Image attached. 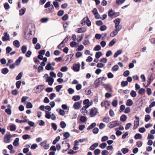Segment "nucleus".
<instances>
[{
	"label": "nucleus",
	"instance_id": "20",
	"mask_svg": "<svg viewBox=\"0 0 155 155\" xmlns=\"http://www.w3.org/2000/svg\"><path fill=\"white\" fill-rule=\"evenodd\" d=\"M133 104V102L131 99H128L127 101L126 104L127 106H131Z\"/></svg>",
	"mask_w": 155,
	"mask_h": 155
},
{
	"label": "nucleus",
	"instance_id": "25",
	"mask_svg": "<svg viewBox=\"0 0 155 155\" xmlns=\"http://www.w3.org/2000/svg\"><path fill=\"white\" fill-rule=\"evenodd\" d=\"M87 20H88V17H85L81 21V23L83 25H85Z\"/></svg>",
	"mask_w": 155,
	"mask_h": 155
},
{
	"label": "nucleus",
	"instance_id": "30",
	"mask_svg": "<svg viewBox=\"0 0 155 155\" xmlns=\"http://www.w3.org/2000/svg\"><path fill=\"white\" fill-rule=\"evenodd\" d=\"M107 146V144L106 143H103L99 145V147L102 149H104Z\"/></svg>",
	"mask_w": 155,
	"mask_h": 155
},
{
	"label": "nucleus",
	"instance_id": "5",
	"mask_svg": "<svg viewBox=\"0 0 155 155\" xmlns=\"http://www.w3.org/2000/svg\"><path fill=\"white\" fill-rule=\"evenodd\" d=\"M46 141H45L41 143V145L42 147L45 149H48L49 147V145L47 144Z\"/></svg>",
	"mask_w": 155,
	"mask_h": 155
},
{
	"label": "nucleus",
	"instance_id": "48",
	"mask_svg": "<svg viewBox=\"0 0 155 155\" xmlns=\"http://www.w3.org/2000/svg\"><path fill=\"white\" fill-rule=\"evenodd\" d=\"M128 82L127 81H122L121 82V85L122 87H124L127 85Z\"/></svg>",
	"mask_w": 155,
	"mask_h": 155
},
{
	"label": "nucleus",
	"instance_id": "32",
	"mask_svg": "<svg viewBox=\"0 0 155 155\" xmlns=\"http://www.w3.org/2000/svg\"><path fill=\"white\" fill-rule=\"evenodd\" d=\"M130 95L132 97H136L137 93L135 91L132 90L130 93Z\"/></svg>",
	"mask_w": 155,
	"mask_h": 155
},
{
	"label": "nucleus",
	"instance_id": "61",
	"mask_svg": "<svg viewBox=\"0 0 155 155\" xmlns=\"http://www.w3.org/2000/svg\"><path fill=\"white\" fill-rule=\"evenodd\" d=\"M132 124L131 123H128L127 124L125 127V129L126 130L129 129L131 126H132Z\"/></svg>",
	"mask_w": 155,
	"mask_h": 155
},
{
	"label": "nucleus",
	"instance_id": "9",
	"mask_svg": "<svg viewBox=\"0 0 155 155\" xmlns=\"http://www.w3.org/2000/svg\"><path fill=\"white\" fill-rule=\"evenodd\" d=\"M4 36L2 37L3 41H5L9 40V35L8 34L7 32H5L3 34Z\"/></svg>",
	"mask_w": 155,
	"mask_h": 155
},
{
	"label": "nucleus",
	"instance_id": "8",
	"mask_svg": "<svg viewBox=\"0 0 155 155\" xmlns=\"http://www.w3.org/2000/svg\"><path fill=\"white\" fill-rule=\"evenodd\" d=\"M46 81L48 82L49 85H51L54 82V79L51 77H47L46 78Z\"/></svg>",
	"mask_w": 155,
	"mask_h": 155
},
{
	"label": "nucleus",
	"instance_id": "16",
	"mask_svg": "<svg viewBox=\"0 0 155 155\" xmlns=\"http://www.w3.org/2000/svg\"><path fill=\"white\" fill-rule=\"evenodd\" d=\"M13 45L16 47L18 48L20 45V42L17 40H15L13 42Z\"/></svg>",
	"mask_w": 155,
	"mask_h": 155
},
{
	"label": "nucleus",
	"instance_id": "56",
	"mask_svg": "<svg viewBox=\"0 0 155 155\" xmlns=\"http://www.w3.org/2000/svg\"><path fill=\"white\" fill-rule=\"evenodd\" d=\"M68 70V68L66 66H64L61 68L60 70L62 72H65L67 71Z\"/></svg>",
	"mask_w": 155,
	"mask_h": 155
},
{
	"label": "nucleus",
	"instance_id": "18",
	"mask_svg": "<svg viewBox=\"0 0 155 155\" xmlns=\"http://www.w3.org/2000/svg\"><path fill=\"white\" fill-rule=\"evenodd\" d=\"M46 114L45 115V117L47 119H50L51 118V115L50 114L51 112H49V111H46L45 112Z\"/></svg>",
	"mask_w": 155,
	"mask_h": 155
},
{
	"label": "nucleus",
	"instance_id": "33",
	"mask_svg": "<svg viewBox=\"0 0 155 155\" xmlns=\"http://www.w3.org/2000/svg\"><path fill=\"white\" fill-rule=\"evenodd\" d=\"M126 0H116V3L118 5H120L123 4Z\"/></svg>",
	"mask_w": 155,
	"mask_h": 155
},
{
	"label": "nucleus",
	"instance_id": "36",
	"mask_svg": "<svg viewBox=\"0 0 155 155\" xmlns=\"http://www.w3.org/2000/svg\"><path fill=\"white\" fill-rule=\"evenodd\" d=\"M22 137L23 139L26 140L30 139L31 138V136L28 134H25L22 136Z\"/></svg>",
	"mask_w": 155,
	"mask_h": 155
},
{
	"label": "nucleus",
	"instance_id": "58",
	"mask_svg": "<svg viewBox=\"0 0 155 155\" xmlns=\"http://www.w3.org/2000/svg\"><path fill=\"white\" fill-rule=\"evenodd\" d=\"M63 136L65 138L67 139L70 137V134L68 132H66L64 134Z\"/></svg>",
	"mask_w": 155,
	"mask_h": 155
},
{
	"label": "nucleus",
	"instance_id": "7",
	"mask_svg": "<svg viewBox=\"0 0 155 155\" xmlns=\"http://www.w3.org/2000/svg\"><path fill=\"white\" fill-rule=\"evenodd\" d=\"M80 64L78 63L74 64L73 66V69L75 72H78L79 71Z\"/></svg>",
	"mask_w": 155,
	"mask_h": 155
},
{
	"label": "nucleus",
	"instance_id": "22",
	"mask_svg": "<svg viewBox=\"0 0 155 155\" xmlns=\"http://www.w3.org/2000/svg\"><path fill=\"white\" fill-rule=\"evenodd\" d=\"M81 112L84 115H87L88 113V112L87 110L85 109H84V108H83L82 107L81 109Z\"/></svg>",
	"mask_w": 155,
	"mask_h": 155
},
{
	"label": "nucleus",
	"instance_id": "26",
	"mask_svg": "<svg viewBox=\"0 0 155 155\" xmlns=\"http://www.w3.org/2000/svg\"><path fill=\"white\" fill-rule=\"evenodd\" d=\"M139 124V122H136V121H134V125L133 127V129H136L138 127Z\"/></svg>",
	"mask_w": 155,
	"mask_h": 155
},
{
	"label": "nucleus",
	"instance_id": "3",
	"mask_svg": "<svg viewBox=\"0 0 155 155\" xmlns=\"http://www.w3.org/2000/svg\"><path fill=\"white\" fill-rule=\"evenodd\" d=\"M120 125L119 122L118 121H115L110 122L108 124V126L110 128H113Z\"/></svg>",
	"mask_w": 155,
	"mask_h": 155
},
{
	"label": "nucleus",
	"instance_id": "27",
	"mask_svg": "<svg viewBox=\"0 0 155 155\" xmlns=\"http://www.w3.org/2000/svg\"><path fill=\"white\" fill-rule=\"evenodd\" d=\"M148 80H149V81H147V85L146 86H145V85H144V86L145 87H146L148 86L151 83V81H152L153 80V79L152 78V76H150V77L149 78Z\"/></svg>",
	"mask_w": 155,
	"mask_h": 155
},
{
	"label": "nucleus",
	"instance_id": "64",
	"mask_svg": "<svg viewBox=\"0 0 155 155\" xmlns=\"http://www.w3.org/2000/svg\"><path fill=\"white\" fill-rule=\"evenodd\" d=\"M130 72L129 71L126 70L125 71L123 74V75L124 77H127L129 75Z\"/></svg>",
	"mask_w": 155,
	"mask_h": 155
},
{
	"label": "nucleus",
	"instance_id": "60",
	"mask_svg": "<svg viewBox=\"0 0 155 155\" xmlns=\"http://www.w3.org/2000/svg\"><path fill=\"white\" fill-rule=\"evenodd\" d=\"M55 97H56L55 94L54 93H52L50 94V96H49V98L51 100H52Z\"/></svg>",
	"mask_w": 155,
	"mask_h": 155
},
{
	"label": "nucleus",
	"instance_id": "14",
	"mask_svg": "<svg viewBox=\"0 0 155 155\" xmlns=\"http://www.w3.org/2000/svg\"><path fill=\"white\" fill-rule=\"evenodd\" d=\"M122 50L121 49L118 50L115 53L114 55V58H116L119 55L122 53Z\"/></svg>",
	"mask_w": 155,
	"mask_h": 155
},
{
	"label": "nucleus",
	"instance_id": "2",
	"mask_svg": "<svg viewBox=\"0 0 155 155\" xmlns=\"http://www.w3.org/2000/svg\"><path fill=\"white\" fill-rule=\"evenodd\" d=\"M45 87V86L43 85H41L35 87L33 91L34 92L37 94H39L42 91Z\"/></svg>",
	"mask_w": 155,
	"mask_h": 155
},
{
	"label": "nucleus",
	"instance_id": "52",
	"mask_svg": "<svg viewBox=\"0 0 155 155\" xmlns=\"http://www.w3.org/2000/svg\"><path fill=\"white\" fill-rule=\"evenodd\" d=\"M145 90L144 89L142 88L140 89L138 91V93L140 94H143L145 92Z\"/></svg>",
	"mask_w": 155,
	"mask_h": 155
},
{
	"label": "nucleus",
	"instance_id": "11",
	"mask_svg": "<svg viewBox=\"0 0 155 155\" xmlns=\"http://www.w3.org/2000/svg\"><path fill=\"white\" fill-rule=\"evenodd\" d=\"M86 29L84 28H78L75 30V31L78 33H83L86 31Z\"/></svg>",
	"mask_w": 155,
	"mask_h": 155
},
{
	"label": "nucleus",
	"instance_id": "57",
	"mask_svg": "<svg viewBox=\"0 0 155 155\" xmlns=\"http://www.w3.org/2000/svg\"><path fill=\"white\" fill-rule=\"evenodd\" d=\"M100 81L98 80H96L94 82L95 87L96 88L99 85Z\"/></svg>",
	"mask_w": 155,
	"mask_h": 155
},
{
	"label": "nucleus",
	"instance_id": "41",
	"mask_svg": "<svg viewBox=\"0 0 155 155\" xmlns=\"http://www.w3.org/2000/svg\"><path fill=\"white\" fill-rule=\"evenodd\" d=\"M102 55V53L100 51L97 52L96 53L95 57L97 58H99Z\"/></svg>",
	"mask_w": 155,
	"mask_h": 155
},
{
	"label": "nucleus",
	"instance_id": "49",
	"mask_svg": "<svg viewBox=\"0 0 155 155\" xmlns=\"http://www.w3.org/2000/svg\"><path fill=\"white\" fill-rule=\"evenodd\" d=\"M108 139V137L106 136H103L101 138V141L102 142H105Z\"/></svg>",
	"mask_w": 155,
	"mask_h": 155
},
{
	"label": "nucleus",
	"instance_id": "37",
	"mask_svg": "<svg viewBox=\"0 0 155 155\" xmlns=\"http://www.w3.org/2000/svg\"><path fill=\"white\" fill-rule=\"evenodd\" d=\"M118 101L117 100H114L112 102V105L114 107H116L117 105Z\"/></svg>",
	"mask_w": 155,
	"mask_h": 155
},
{
	"label": "nucleus",
	"instance_id": "43",
	"mask_svg": "<svg viewBox=\"0 0 155 155\" xmlns=\"http://www.w3.org/2000/svg\"><path fill=\"white\" fill-rule=\"evenodd\" d=\"M80 120L82 122L84 123L86 120V117L84 116H81L80 118Z\"/></svg>",
	"mask_w": 155,
	"mask_h": 155
},
{
	"label": "nucleus",
	"instance_id": "42",
	"mask_svg": "<svg viewBox=\"0 0 155 155\" xmlns=\"http://www.w3.org/2000/svg\"><path fill=\"white\" fill-rule=\"evenodd\" d=\"M22 59V58L21 57H19L18 59L16 60L15 63L17 65H19L20 63L21 60Z\"/></svg>",
	"mask_w": 155,
	"mask_h": 155
},
{
	"label": "nucleus",
	"instance_id": "45",
	"mask_svg": "<svg viewBox=\"0 0 155 155\" xmlns=\"http://www.w3.org/2000/svg\"><path fill=\"white\" fill-rule=\"evenodd\" d=\"M150 119V117L149 115H146L145 116V121L147 122Z\"/></svg>",
	"mask_w": 155,
	"mask_h": 155
},
{
	"label": "nucleus",
	"instance_id": "54",
	"mask_svg": "<svg viewBox=\"0 0 155 155\" xmlns=\"http://www.w3.org/2000/svg\"><path fill=\"white\" fill-rule=\"evenodd\" d=\"M53 4L55 8H58L59 7V4L58 2H53Z\"/></svg>",
	"mask_w": 155,
	"mask_h": 155
},
{
	"label": "nucleus",
	"instance_id": "6",
	"mask_svg": "<svg viewBox=\"0 0 155 155\" xmlns=\"http://www.w3.org/2000/svg\"><path fill=\"white\" fill-rule=\"evenodd\" d=\"M12 137L10 134H6L4 137V141L6 143H8L10 142V139Z\"/></svg>",
	"mask_w": 155,
	"mask_h": 155
},
{
	"label": "nucleus",
	"instance_id": "55",
	"mask_svg": "<svg viewBox=\"0 0 155 155\" xmlns=\"http://www.w3.org/2000/svg\"><path fill=\"white\" fill-rule=\"evenodd\" d=\"M38 147V145L36 143L33 144L31 147V149L34 150L36 149Z\"/></svg>",
	"mask_w": 155,
	"mask_h": 155
},
{
	"label": "nucleus",
	"instance_id": "10",
	"mask_svg": "<svg viewBox=\"0 0 155 155\" xmlns=\"http://www.w3.org/2000/svg\"><path fill=\"white\" fill-rule=\"evenodd\" d=\"M81 103L79 102H75L73 105V107L76 110L79 109L81 107Z\"/></svg>",
	"mask_w": 155,
	"mask_h": 155
},
{
	"label": "nucleus",
	"instance_id": "34",
	"mask_svg": "<svg viewBox=\"0 0 155 155\" xmlns=\"http://www.w3.org/2000/svg\"><path fill=\"white\" fill-rule=\"evenodd\" d=\"M21 49L22 53L25 54L27 49V47L25 45H23Z\"/></svg>",
	"mask_w": 155,
	"mask_h": 155
},
{
	"label": "nucleus",
	"instance_id": "1",
	"mask_svg": "<svg viewBox=\"0 0 155 155\" xmlns=\"http://www.w3.org/2000/svg\"><path fill=\"white\" fill-rule=\"evenodd\" d=\"M114 22L115 24V29L111 33L110 35V36L112 38L116 36L122 28L121 25L120 24V20L119 18H117L116 19L114 20Z\"/></svg>",
	"mask_w": 155,
	"mask_h": 155
},
{
	"label": "nucleus",
	"instance_id": "53",
	"mask_svg": "<svg viewBox=\"0 0 155 155\" xmlns=\"http://www.w3.org/2000/svg\"><path fill=\"white\" fill-rule=\"evenodd\" d=\"M12 48L11 47L9 46L7 47L6 49V53H9L11 51H12Z\"/></svg>",
	"mask_w": 155,
	"mask_h": 155
},
{
	"label": "nucleus",
	"instance_id": "24",
	"mask_svg": "<svg viewBox=\"0 0 155 155\" xmlns=\"http://www.w3.org/2000/svg\"><path fill=\"white\" fill-rule=\"evenodd\" d=\"M117 41L116 39H113L109 43V46L110 47L112 46Z\"/></svg>",
	"mask_w": 155,
	"mask_h": 155
},
{
	"label": "nucleus",
	"instance_id": "47",
	"mask_svg": "<svg viewBox=\"0 0 155 155\" xmlns=\"http://www.w3.org/2000/svg\"><path fill=\"white\" fill-rule=\"evenodd\" d=\"M60 125L61 126V127L62 128H65L66 126V123L64 121H63L61 122L60 123Z\"/></svg>",
	"mask_w": 155,
	"mask_h": 155
},
{
	"label": "nucleus",
	"instance_id": "28",
	"mask_svg": "<svg viewBox=\"0 0 155 155\" xmlns=\"http://www.w3.org/2000/svg\"><path fill=\"white\" fill-rule=\"evenodd\" d=\"M127 119V117L125 115H122L120 117V120L122 121H125Z\"/></svg>",
	"mask_w": 155,
	"mask_h": 155
},
{
	"label": "nucleus",
	"instance_id": "40",
	"mask_svg": "<svg viewBox=\"0 0 155 155\" xmlns=\"http://www.w3.org/2000/svg\"><path fill=\"white\" fill-rule=\"evenodd\" d=\"M60 139V137L59 136H58L56 138L53 140L52 144H55Z\"/></svg>",
	"mask_w": 155,
	"mask_h": 155
},
{
	"label": "nucleus",
	"instance_id": "4",
	"mask_svg": "<svg viewBox=\"0 0 155 155\" xmlns=\"http://www.w3.org/2000/svg\"><path fill=\"white\" fill-rule=\"evenodd\" d=\"M98 113L97 109L95 107H93L91 109L90 111V114L91 117H93L96 116Z\"/></svg>",
	"mask_w": 155,
	"mask_h": 155
},
{
	"label": "nucleus",
	"instance_id": "21",
	"mask_svg": "<svg viewBox=\"0 0 155 155\" xmlns=\"http://www.w3.org/2000/svg\"><path fill=\"white\" fill-rule=\"evenodd\" d=\"M72 100L74 101L79 100L80 99V97L79 95H76L72 97Z\"/></svg>",
	"mask_w": 155,
	"mask_h": 155
},
{
	"label": "nucleus",
	"instance_id": "35",
	"mask_svg": "<svg viewBox=\"0 0 155 155\" xmlns=\"http://www.w3.org/2000/svg\"><path fill=\"white\" fill-rule=\"evenodd\" d=\"M114 15V12L112 9H110L108 12V15L109 16L111 17Z\"/></svg>",
	"mask_w": 155,
	"mask_h": 155
},
{
	"label": "nucleus",
	"instance_id": "59",
	"mask_svg": "<svg viewBox=\"0 0 155 155\" xmlns=\"http://www.w3.org/2000/svg\"><path fill=\"white\" fill-rule=\"evenodd\" d=\"M101 49V47L99 45H96L94 48V50L95 51H99Z\"/></svg>",
	"mask_w": 155,
	"mask_h": 155
},
{
	"label": "nucleus",
	"instance_id": "38",
	"mask_svg": "<svg viewBox=\"0 0 155 155\" xmlns=\"http://www.w3.org/2000/svg\"><path fill=\"white\" fill-rule=\"evenodd\" d=\"M142 135L140 134H136L134 136V138L136 139H141L142 138Z\"/></svg>",
	"mask_w": 155,
	"mask_h": 155
},
{
	"label": "nucleus",
	"instance_id": "46",
	"mask_svg": "<svg viewBox=\"0 0 155 155\" xmlns=\"http://www.w3.org/2000/svg\"><path fill=\"white\" fill-rule=\"evenodd\" d=\"M21 84V81H17L16 83V86L17 88L19 89Z\"/></svg>",
	"mask_w": 155,
	"mask_h": 155
},
{
	"label": "nucleus",
	"instance_id": "19",
	"mask_svg": "<svg viewBox=\"0 0 155 155\" xmlns=\"http://www.w3.org/2000/svg\"><path fill=\"white\" fill-rule=\"evenodd\" d=\"M96 123H93L91 124L87 129V130H89L90 129H93L94 127L96 126Z\"/></svg>",
	"mask_w": 155,
	"mask_h": 155
},
{
	"label": "nucleus",
	"instance_id": "12",
	"mask_svg": "<svg viewBox=\"0 0 155 155\" xmlns=\"http://www.w3.org/2000/svg\"><path fill=\"white\" fill-rule=\"evenodd\" d=\"M45 68L47 70H53L54 69V68L51 66V64L50 63L48 64L45 66Z\"/></svg>",
	"mask_w": 155,
	"mask_h": 155
},
{
	"label": "nucleus",
	"instance_id": "62",
	"mask_svg": "<svg viewBox=\"0 0 155 155\" xmlns=\"http://www.w3.org/2000/svg\"><path fill=\"white\" fill-rule=\"evenodd\" d=\"M32 104L30 102H28L26 104V107L27 108H32Z\"/></svg>",
	"mask_w": 155,
	"mask_h": 155
},
{
	"label": "nucleus",
	"instance_id": "15",
	"mask_svg": "<svg viewBox=\"0 0 155 155\" xmlns=\"http://www.w3.org/2000/svg\"><path fill=\"white\" fill-rule=\"evenodd\" d=\"M98 145L97 143H95L93 144L90 147V149L91 150H94Z\"/></svg>",
	"mask_w": 155,
	"mask_h": 155
},
{
	"label": "nucleus",
	"instance_id": "51",
	"mask_svg": "<svg viewBox=\"0 0 155 155\" xmlns=\"http://www.w3.org/2000/svg\"><path fill=\"white\" fill-rule=\"evenodd\" d=\"M121 151L124 154H125L129 151V149L126 148H122L121 149Z\"/></svg>",
	"mask_w": 155,
	"mask_h": 155
},
{
	"label": "nucleus",
	"instance_id": "17",
	"mask_svg": "<svg viewBox=\"0 0 155 155\" xmlns=\"http://www.w3.org/2000/svg\"><path fill=\"white\" fill-rule=\"evenodd\" d=\"M19 141V138H16L14 140L13 144L15 146H18L19 145V143L18 142Z\"/></svg>",
	"mask_w": 155,
	"mask_h": 155
},
{
	"label": "nucleus",
	"instance_id": "29",
	"mask_svg": "<svg viewBox=\"0 0 155 155\" xmlns=\"http://www.w3.org/2000/svg\"><path fill=\"white\" fill-rule=\"evenodd\" d=\"M10 130L11 131H14L16 129V126L14 124H12L10 126Z\"/></svg>",
	"mask_w": 155,
	"mask_h": 155
},
{
	"label": "nucleus",
	"instance_id": "13",
	"mask_svg": "<svg viewBox=\"0 0 155 155\" xmlns=\"http://www.w3.org/2000/svg\"><path fill=\"white\" fill-rule=\"evenodd\" d=\"M68 40V38H65L62 42L58 45V48L59 49H61V48L64 46V42L66 43Z\"/></svg>",
	"mask_w": 155,
	"mask_h": 155
},
{
	"label": "nucleus",
	"instance_id": "31",
	"mask_svg": "<svg viewBox=\"0 0 155 155\" xmlns=\"http://www.w3.org/2000/svg\"><path fill=\"white\" fill-rule=\"evenodd\" d=\"M28 120L27 119H25L24 120H19L18 119H16L15 120V121L17 123H25L27 122L28 121Z\"/></svg>",
	"mask_w": 155,
	"mask_h": 155
},
{
	"label": "nucleus",
	"instance_id": "39",
	"mask_svg": "<svg viewBox=\"0 0 155 155\" xmlns=\"http://www.w3.org/2000/svg\"><path fill=\"white\" fill-rule=\"evenodd\" d=\"M23 73L22 72L20 73L16 77L15 79L16 80H19L20 79L22 76Z\"/></svg>",
	"mask_w": 155,
	"mask_h": 155
},
{
	"label": "nucleus",
	"instance_id": "63",
	"mask_svg": "<svg viewBox=\"0 0 155 155\" xmlns=\"http://www.w3.org/2000/svg\"><path fill=\"white\" fill-rule=\"evenodd\" d=\"M110 118L108 117H104L103 119V121L106 123H108L110 121Z\"/></svg>",
	"mask_w": 155,
	"mask_h": 155
},
{
	"label": "nucleus",
	"instance_id": "50",
	"mask_svg": "<svg viewBox=\"0 0 155 155\" xmlns=\"http://www.w3.org/2000/svg\"><path fill=\"white\" fill-rule=\"evenodd\" d=\"M119 67L118 65H116L112 68V70L113 71H116L118 69Z\"/></svg>",
	"mask_w": 155,
	"mask_h": 155
},
{
	"label": "nucleus",
	"instance_id": "44",
	"mask_svg": "<svg viewBox=\"0 0 155 155\" xmlns=\"http://www.w3.org/2000/svg\"><path fill=\"white\" fill-rule=\"evenodd\" d=\"M62 87V85H59L55 87V89L57 91L59 92Z\"/></svg>",
	"mask_w": 155,
	"mask_h": 155
},
{
	"label": "nucleus",
	"instance_id": "23",
	"mask_svg": "<svg viewBox=\"0 0 155 155\" xmlns=\"http://www.w3.org/2000/svg\"><path fill=\"white\" fill-rule=\"evenodd\" d=\"M9 70L7 68H5L2 69V73L3 74H5L8 73Z\"/></svg>",
	"mask_w": 155,
	"mask_h": 155
}]
</instances>
